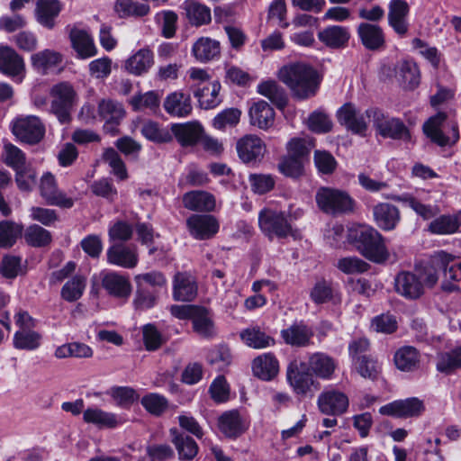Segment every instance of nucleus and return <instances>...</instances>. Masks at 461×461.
I'll return each instance as SVG.
<instances>
[{
    "label": "nucleus",
    "mask_w": 461,
    "mask_h": 461,
    "mask_svg": "<svg viewBox=\"0 0 461 461\" xmlns=\"http://www.w3.org/2000/svg\"><path fill=\"white\" fill-rule=\"evenodd\" d=\"M142 135L156 143H167L173 139L171 132L166 128H161L157 122H147L141 127Z\"/></svg>",
    "instance_id": "nucleus-54"
},
{
    "label": "nucleus",
    "mask_w": 461,
    "mask_h": 461,
    "mask_svg": "<svg viewBox=\"0 0 461 461\" xmlns=\"http://www.w3.org/2000/svg\"><path fill=\"white\" fill-rule=\"evenodd\" d=\"M338 121L355 134L365 136L368 129L365 114L352 104L341 106L337 113Z\"/></svg>",
    "instance_id": "nucleus-17"
},
{
    "label": "nucleus",
    "mask_w": 461,
    "mask_h": 461,
    "mask_svg": "<svg viewBox=\"0 0 461 461\" xmlns=\"http://www.w3.org/2000/svg\"><path fill=\"white\" fill-rule=\"evenodd\" d=\"M278 77L300 99H306L314 95L320 85L317 71L303 62L284 66L279 70Z\"/></svg>",
    "instance_id": "nucleus-1"
},
{
    "label": "nucleus",
    "mask_w": 461,
    "mask_h": 461,
    "mask_svg": "<svg viewBox=\"0 0 461 461\" xmlns=\"http://www.w3.org/2000/svg\"><path fill=\"white\" fill-rule=\"evenodd\" d=\"M182 201L185 208L194 212H211L216 206L214 195L202 190L185 193Z\"/></svg>",
    "instance_id": "nucleus-29"
},
{
    "label": "nucleus",
    "mask_w": 461,
    "mask_h": 461,
    "mask_svg": "<svg viewBox=\"0 0 461 461\" xmlns=\"http://www.w3.org/2000/svg\"><path fill=\"white\" fill-rule=\"evenodd\" d=\"M286 376L290 385L297 394L306 395L315 384L312 375L301 371L296 361L288 366Z\"/></svg>",
    "instance_id": "nucleus-33"
},
{
    "label": "nucleus",
    "mask_w": 461,
    "mask_h": 461,
    "mask_svg": "<svg viewBox=\"0 0 461 461\" xmlns=\"http://www.w3.org/2000/svg\"><path fill=\"white\" fill-rule=\"evenodd\" d=\"M173 442L181 460H191L197 455L198 446L190 437L177 435L174 438Z\"/></svg>",
    "instance_id": "nucleus-60"
},
{
    "label": "nucleus",
    "mask_w": 461,
    "mask_h": 461,
    "mask_svg": "<svg viewBox=\"0 0 461 461\" xmlns=\"http://www.w3.org/2000/svg\"><path fill=\"white\" fill-rule=\"evenodd\" d=\"M192 53L198 61L206 62L219 55L220 44L217 41L202 37L194 43Z\"/></svg>",
    "instance_id": "nucleus-42"
},
{
    "label": "nucleus",
    "mask_w": 461,
    "mask_h": 461,
    "mask_svg": "<svg viewBox=\"0 0 461 461\" xmlns=\"http://www.w3.org/2000/svg\"><path fill=\"white\" fill-rule=\"evenodd\" d=\"M258 225L261 231L270 240L282 239L292 234V226L283 212L269 208L261 210L258 213Z\"/></svg>",
    "instance_id": "nucleus-7"
},
{
    "label": "nucleus",
    "mask_w": 461,
    "mask_h": 461,
    "mask_svg": "<svg viewBox=\"0 0 461 461\" xmlns=\"http://www.w3.org/2000/svg\"><path fill=\"white\" fill-rule=\"evenodd\" d=\"M39 189L41 196L48 204L62 208H71L74 205V200L59 189L55 176L50 172L41 176Z\"/></svg>",
    "instance_id": "nucleus-9"
},
{
    "label": "nucleus",
    "mask_w": 461,
    "mask_h": 461,
    "mask_svg": "<svg viewBox=\"0 0 461 461\" xmlns=\"http://www.w3.org/2000/svg\"><path fill=\"white\" fill-rule=\"evenodd\" d=\"M336 267L346 275H359L368 270L369 264L356 256H351L339 258Z\"/></svg>",
    "instance_id": "nucleus-52"
},
{
    "label": "nucleus",
    "mask_w": 461,
    "mask_h": 461,
    "mask_svg": "<svg viewBox=\"0 0 461 461\" xmlns=\"http://www.w3.org/2000/svg\"><path fill=\"white\" fill-rule=\"evenodd\" d=\"M220 431L228 438H237L248 429L246 420L236 410L223 412L218 418Z\"/></svg>",
    "instance_id": "nucleus-27"
},
{
    "label": "nucleus",
    "mask_w": 461,
    "mask_h": 461,
    "mask_svg": "<svg viewBox=\"0 0 461 461\" xmlns=\"http://www.w3.org/2000/svg\"><path fill=\"white\" fill-rule=\"evenodd\" d=\"M365 114L372 122L377 135L383 138L403 140L411 138L409 130L399 118L390 116L377 107L368 108Z\"/></svg>",
    "instance_id": "nucleus-3"
},
{
    "label": "nucleus",
    "mask_w": 461,
    "mask_h": 461,
    "mask_svg": "<svg viewBox=\"0 0 461 461\" xmlns=\"http://www.w3.org/2000/svg\"><path fill=\"white\" fill-rule=\"evenodd\" d=\"M461 368V357L453 348L447 352H442L438 355L437 370L447 375Z\"/></svg>",
    "instance_id": "nucleus-59"
},
{
    "label": "nucleus",
    "mask_w": 461,
    "mask_h": 461,
    "mask_svg": "<svg viewBox=\"0 0 461 461\" xmlns=\"http://www.w3.org/2000/svg\"><path fill=\"white\" fill-rule=\"evenodd\" d=\"M356 371L365 379L375 380L380 374V366L373 358L366 356L357 357L353 363Z\"/></svg>",
    "instance_id": "nucleus-58"
},
{
    "label": "nucleus",
    "mask_w": 461,
    "mask_h": 461,
    "mask_svg": "<svg viewBox=\"0 0 461 461\" xmlns=\"http://www.w3.org/2000/svg\"><path fill=\"white\" fill-rule=\"evenodd\" d=\"M83 420L86 423L93 424L99 429H113L122 423L119 415L105 411L98 407H89L85 410Z\"/></svg>",
    "instance_id": "nucleus-30"
},
{
    "label": "nucleus",
    "mask_w": 461,
    "mask_h": 461,
    "mask_svg": "<svg viewBox=\"0 0 461 461\" xmlns=\"http://www.w3.org/2000/svg\"><path fill=\"white\" fill-rule=\"evenodd\" d=\"M203 131L202 125L197 122L174 123L171 125V134L175 136L182 147L195 145L201 140Z\"/></svg>",
    "instance_id": "nucleus-28"
},
{
    "label": "nucleus",
    "mask_w": 461,
    "mask_h": 461,
    "mask_svg": "<svg viewBox=\"0 0 461 461\" xmlns=\"http://www.w3.org/2000/svg\"><path fill=\"white\" fill-rule=\"evenodd\" d=\"M63 55L54 50L45 49L31 56L32 68L39 74L48 75L55 71L62 63Z\"/></svg>",
    "instance_id": "nucleus-23"
},
{
    "label": "nucleus",
    "mask_w": 461,
    "mask_h": 461,
    "mask_svg": "<svg viewBox=\"0 0 461 461\" xmlns=\"http://www.w3.org/2000/svg\"><path fill=\"white\" fill-rule=\"evenodd\" d=\"M42 336L32 330H17L14 335L13 345L21 350H36L41 345Z\"/></svg>",
    "instance_id": "nucleus-47"
},
{
    "label": "nucleus",
    "mask_w": 461,
    "mask_h": 461,
    "mask_svg": "<svg viewBox=\"0 0 461 461\" xmlns=\"http://www.w3.org/2000/svg\"><path fill=\"white\" fill-rule=\"evenodd\" d=\"M192 323L194 332L200 337L210 339L216 336L214 323L205 309L199 308Z\"/></svg>",
    "instance_id": "nucleus-48"
},
{
    "label": "nucleus",
    "mask_w": 461,
    "mask_h": 461,
    "mask_svg": "<svg viewBox=\"0 0 461 461\" xmlns=\"http://www.w3.org/2000/svg\"><path fill=\"white\" fill-rule=\"evenodd\" d=\"M186 228L193 238L203 240L212 238L219 231L220 223L211 214H192L186 219Z\"/></svg>",
    "instance_id": "nucleus-11"
},
{
    "label": "nucleus",
    "mask_w": 461,
    "mask_h": 461,
    "mask_svg": "<svg viewBox=\"0 0 461 461\" xmlns=\"http://www.w3.org/2000/svg\"><path fill=\"white\" fill-rule=\"evenodd\" d=\"M236 148L240 158L245 163L261 160L267 150L263 140L253 134L240 139Z\"/></svg>",
    "instance_id": "nucleus-18"
},
{
    "label": "nucleus",
    "mask_w": 461,
    "mask_h": 461,
    "mask_svg": "<svg viewBox=\"0 0 461 461\" xmlns=\"http://www.w3.org/2000/svg\"><path fill=\"white\" fill-rule=\"evenodd\" d=\"M428 230L436 235H450L458 231L454 215L443 214L429 224Z\"/></svg>",
    "instance_id": "nucleus-50"
},
{
    "label": "nucleus",
    "mask_w": 461,
    "mask_h": 461,
    "mask_svg": "<svg viewBox=\"0 0 461 461\" xmlns=\"http://www.w3.org/2000/svg\"><path fill=\"white\" fill-rule=\"evenodd\" d=\"M221 87L220 82L216 80L207 82L202 87L197 86L194 92V95L197 98L199 105L203 109H212L218 106L221 102L220 97Z\"/></svg>",
    "instance_id": "nucleus-38"
},
{
    "label": "nucleus",
    "mask_w": 461,
    "mask_h": 461,
    "mask_svg": "<svg viewBox=\"0 0 461 461\" xmlns=\"http://www.w3.org/2000/svg\"><path fill=\"white\" fill-rule=\"evenodd\" d=\"M308 366L312 375L322 380H330L337 369L338 363L330 356L322 352H316L310 355Z\"/></svg>",
    "instance_id": "nucleus-26"
},
{
    "label": "nucleus",
    "mask_w": 461,
    "mask_h": 461,
    "mask_svg": "<svg viewBox=\"0 0 461 461\" xmlns=\"http://www.w3.org/2000/svg\"><path fill=\"white\" fill-rule=\"evenodd\" d=\"M318 38L327 47L339 49L347 45L350 33L347 27L330 25L319 32Z\"/></svg>",
    "instance_id": "nucleus-39"
},
{
    "label": "nucleus",
    "mask_w": 461,
    "mask_h": 461,
    "mask_svg": "<svg viewBox=\"0 0 461 461\" xmlns=\"http://www.w3.org/2000/svg\"><path fill=\"white\" fill-rule=\"evenodd\" d=\"M108 394L116 402L120 407H129L138 400L136 391L128 386H114L108 391Z\"/></svg>",
    "instance_id": "nucleus-63"
},
{
    "label": "nucleus",
    "mask_w": 461,
    "mask_h": 461,
    "mask_svg": "<svg viewBox=\"0 0 461 461\" xmlns=\"http://www.w3.org/2000/svg\"><path fill=\"white\" fill-rule=\"evenodd\" d=\"M69 39L77 59H88L97 55L98 49L95 40L87 31L74 28L70 31Z\"/></svg>",
    "instance_id": "nucleus-20"
},
{
    "label": "nucleus",
    "mask_w": 461,
    "mask_h": 461,
    "mask_svg": "<svg viewBox=\"0 0 461 461\" xmlns=\"http://www.w3.org/2000/svg\"><path fill=\"white\" fill-rule=\"evenodd\" d=\"M425 410L424 403L417 397L396 400L383 405L379 409L382 415L395 418H412L420 416Z\"/></svg>",
    "instance_id": "nucleus-10"
},
{
    "label": "nucleus",
    "mask_w": 461,
    "mask_h": 461,
    "mask_svg": "<svg viewBox=\"0 0 461 461\" xmlns=\"http://www.w3.org/2000/svg\"><path fill=\"white\" fill-rule=\"evenodd\" d=\"M447 116L444 113H438L435 116L429 118L423 125V131L433 142L439 146H447L456 143L459 139L458 127L453 124L451 127V135L445 136L441 131V125L445 122Z\"/></svg>",
    "instance_id": "nucleus-12"
},
{
    "label": "nucleus",
    "mask_w": 461,
    "mask_h": 461,
    "mask_svg": "<svg viewBox=\"0 0 461 461\" xmlns=\"http://www.w3.org/2000/svg\"><path fill=\"white\" fill-rule=\"evenodd\" d=\"M61 11L59 0H38L35 8L37 22L48 29L55 26V19Z\"/></svg>",
    "instance_id": "nucleus-35"
},
{
    "label": "nucleus",
    "mask_w": 461,
    "mask_h": 461,
    "mask_svg": "<svg viewBox=\"0 0 461 461\" xmlns=\"http://www.w3.org/2000/svg\"><path fill=\"white\" fill-rule=\"evenodd\" d=\"M312 146V141L308 138H294L286 145L287 155L306 161Z\"/></svg>",
    "instance_id": "nucleus-64"
},
{
    "label": "nucleus",
    "mask_w": 461,
    "mask_h": 461,
    "mask_svg": "<svg viewBox=\"0 0 461 461\" xmlns=\"http://www.w3.org/2000/svg\"><path fill=\"white\" fill-rule=\"evenodd\" d=\"M348 240L368 260L381 264L389 259L383 236L374 228L358 226L348 230Z\"/></svg>",
    "instance_id": "nucleus-2"
},
{
    "label": "nucleus",
    "mask_w": 461,
    "mask_h": 461,
    "mask_svg": "<svg viewBox=\"0 0 461 461\" xmlns=\"http://www.w3.org/2000/svg\"><path fill=\"white\" fill-rule=\"evenodd\" d=\"M393 360L398 369L410 372L418 367L420 354L415 348L404 346L395 352Z\"/></svg>",
    "instance_id": "nucleus-45"
},
{
    "label": "nucleus",
    "mask_w": 461,
    "mask_h": 461,
    "mask_svg": "<svg viewBox=\"0 0 461 461\" xmlns=\"http://www.w3.org/2000/svg\"><path fill=\"white\" fill-rule=\"evenodd\" d=\"M455 259V255L445 250H437L429 255L427 261L416 266L417 276L423 284V289L433 288L439 280L440 267H447Z\"/></svg>",
    "instance_id": "nucleus-6"
},
{
    "label": "nucleus",
    "mask_w": 461,
    "mask_h": 461,
    "mask_svg": "<svg viewBox=\"0 0 461 461\" xmlns=\"http://www.w3.org/2000/svg\"><path fill=\"white\" fill-rule=\"evenodd\" d=\"M387 199H392L394 201L402 202L407 204L410 208H411L418 215H420L424 220H429L438 212V208L437 206H431L428 204L422 203L417 197H414L411 194H402V195H387L385 196Z\"/></svg>",
    "instance_id": "nucleus-44"
},
{
    "label": "nucleus",
    "mask_w": 461,
    "mask_h": 461,
    "mask_svg": "<svg viewBox=\"0 0 461 461\" xmlns=\"http://www.w3.org/2000/svg\"><path fill=\"white\" fill-rule=\"evenodd\" d=\"M409 14L410 6L405 0H390L388 3V24L402 38L409 32Z\"/></svg>",
    "instance_id": "nucleus-14"
},
{
    "label": "nucleus",
    "mask_w": 461,
    "mask_h": 461,
    "mask_svg": "<svg viewBox=\"0 0 461 461\" xmlns=\"http://www.w3.org/2000/svg\"><path fill=\"white\" fill-rule=\"evenodd\" d=\"M114 8L121 17H140L148 14L149 12V5L136 3L133 0H116Z\"/></svg>",
    "instance_id": "nucleus-56"
},
{
    "label": "nucleus",
    "mask_w": 461,
    "mask_h": 461,
    "mask_svg": "<svg viewBox=\"0 0 461 461\" xmlns=\"http://www.w3.org/2000/svg\"><path fill=\"white\" fill-rule=\"evenodd\" d=\"M399 81L405 88L413 89L420 84V70L412 60H402L397 66Z\"/></svg>",
    "instance_id": "nucleus-43"
},
{
    "label": "nucleus",
    "mask_w": 461,
    "mask_h": 461,
    "mask_svg": "<svg viewBox=\"0 0 461 461\" xmlns=\"http://www.w3.org/2000/svg\"><path fill=\"white\" fill-rule=\"evenodd\" d=\"M348 404V396L335 389L322 392L317 400L320 411L326 415H341L347 411Z\"/></svg>",
    "instance_id": "nucleus-15"
},
{
    "label": "nucleus",
    "mask_w": 461,
    "mask_h": 461,
    "mask_svg": "<svg viewBox=\"0 0 461 461\" xmlns=\"http://www.w3.org/2000/svg\"><path fill=\"white\" fill-rule=\"evenodd\" d=\"M140 403L149 413L154 416H160L168 407L167 398L157 393H149L144 395Z\"/></svg>",
    "instance_id": "nucleus-55"
},
{
    "label": "nucleus",
    "mask_w": 461,
    "mask_h": 461,
    "mask_svg": "<svg viewBox=\"0 0 461 461\" xmlns=\"http://www.w3.org/2000/svg\"><path fill=\"white\" fill-rule=\"evenodd\" d=\"M23 59L12 48L0 47V71L11 77H15L24 72Z\"/></svg>",
    "instance_id": "nucleus-32"
},
{
    "label": "nucleus",
    "mask_w": 461,
    "mask_h": 461,
    "mask_svg": "<svg viewBox=\"0 0 461 461\" xmlns=\"http://www.w3.org/2000/svg\"><path fill=\"white\" fill-rule=\"evenodd\" d=\"M254 375L264 380H272L279 371V364L271 353H265L256 357L252 362Z\"/></svg>",
    "instance_id": "nucleus-36"
},
{
    "label": "nucleus",
    "mask_w": 461,
    "mask_h": 461,
    "mask_svg": "<svg viewBox=\"0 0 461 461\" xmlns=\"http://www.w3.org/2000/svg\"><path fill=\"white\" fill-rule=\"evenodd\" d=\"M286 345L295 348H306L312 344L314 331L304 321H295L280 332Z\"/></svg>",
    "instance_id": "nucleus-16"
},
{
    "label": "nucleus",
    "mask_w": 461,
    "mask_h": 461,
    "mask_svg": "<svg viewBox=\"0 0 461 461\" xmlns=\"http://www.w3.org/2000/svg\"><path fill=\"white\" fill-rule=\"evenodd\" d=\"M50 111L59 122L70 121L73 107L77 103V95L74 87L68 82H61L52 86L50 90Z\"/></svg>",
    "instance_id": "nucleus-5"
},
{
    "label": "nucleus",
    "mask_w": 461,
    "mask_h": 461,
    "mask_svg": "<svg viewBox=\"0 0 461 461\" xmlns=\"http://www.w3.org/2000/svg\"><path fill=\"white\" fill-rule=\"evenodd\" d=\"M2 160L8 167L18 170L25 166V155L16 146L10 142H5L2 152Z\"/></svg>",
    "instance_id": "nucleus-53"
},
{
    "label": "nucleus",
    "mask_w": 461,
    "mask_h": 461,
    "mask_svg": "<svg viewBox=\"0 0 461 461\" xmlns=\"http://www.w3.org/2000/svg\"><path fill=\"white\" fill-rule=\"evenodd\" d=\"M107 263L122 268H134L139 263V253L135 245L113 244L106 251Z\"/></svg>",
    "instance_id": "nucleus-13"
},
{
    "label": "nucleus",
    "mask_w": 461,
    "mask_h": 461,
    "mask_svg": "<svg viewBox=\"0 0 461 461\" xmlns=\"http://www.w3.org/2000/svg\"><path fill=\"white\" fill-rule=\"evenodd\" d=\"M315 201L321 211L330 215L350 212L354 207V200L347 192L331 187L319 188Z\"/></svg>",
    "instance_id": "nucleus-4"
},
{
    "label": "nucleus",
    "mask_w": 461,
    "mask_h": 461,
    "mask_svg": "<svg viewBox=\"0 0 461 461\" xmlns=\"http://www.w3.org/2000/svg\"><path fill=\"white\" fill-rule=\"evenodd\" d=\"M183 8L190 23L200 26L211 22L210 9L198 0H185Z\"/></svg>",
    "instance_id": "nucleus-41"
},
{
    "label": "nucleus",
    "mask_w": 461,
    "mask_h": 461,
    "mask_svg": "<svg viewBox=\"0 0 461 461\" xmlns=\"http://www.w3.org/2000/svg\"><path fill=\"white\" fill-rule=\"evenodd\" d=\"M86 288V278L76 276L68 280L61 289V297L67 302L77 301Z\"/></svg>",
    "instance_id": "nucleus-57"
},
{
    "label": "nucleus",
    "mask_w": 461,
    "mask_h": 461,
    "mask_svg": "<svg viewBox=\"0 0 461 461\" xmlns=\"http://www.w3.org/2000/svg\"><path fill=\"white\" fill-rule=\"evenodd\" d=\"M242 341L253 348H265L275 344V339L258 327L248 328L240 332Z\"/></svg>",
    "instance_id": "nucleus-46"
},
{
    "label": "nucleus",
    "mask_w": 461,
    "mask_h": 461,
    "mask_svg": "<svg viewBox=\"0 0 461 461\" xmlns=\"http://www.w3.org/2000/svg\"><path fill=\"white\" fill-rule=\"evenodd\" d=\"M12 132L21 141L36 144L45 135V126L39 117L28 115L15 119L12 125Z\"/></svg>",
    "instance_id": "nucleus-8"
},
{
    "label": "nucleus",
    "mask_w": 461,
    "mask_h": 461,
    "mask_svg": "<svg viewBox=\"0 0 461 461\" xmlns=\"http://www.w3.org/2000/svg\"><path fill=\"white\" fill-rule=\"evenodd\" d=\"M357 32L361 43L367 50H376L384 46V34L379 25L361 23L357 26Z\"/></svg>",
    "instance_id": "nucleus-31"
},
{
    "label": "nucleus",
    "mask_w": 461,
    "mask_h": 461,
    "mask_svg": "<svg viewBox=\"0 0 461 461\" xmlns=\"http://www.w3.org/2000/svg\"><path fill=\"white\" fill-rule=\"evenodd\" d=\"M250 123L262 130H267L274 124L275 111L266 101H258L249 108Z\"/></svg>",
    "instance_id": "nucleus-37"
},
{
    "label": "nucleus",
    "mask_w": 461,
    "mask_h": 461,
    "mask_svg": "<svg viewBox=\"0 0 461 461\" xmlns=\"http://www.w3.org/2000/svg\"><path fill=\"white\" fill-rule=\"evenodd\" d=\"M443 271L444 278L441 283V289L447 293L459 291L458 284L461 283V262L454 263L452 261L447 267H440Z\"/></svg>",
    "instance_id": "nucleus-49"
},
{
    "label": "nucleus",
    "mask_w": 461,
    "mask_h": 461,
    "mask_svg": "<svg viewBox=\"0 0 461 461\" xmlns=\"http://www.w3.org/2000/svg\"><path fill=\"white\" fill-rule=\"evenodd\" d=\"M161 95L158 91H148L145 94L131 97L130 104L134 111L149 109L156 111L159 107Z\"/></svg>",
    "instance_id": "nucleus-51"
},
{
    "label": "nucleus",
    "mask_w": 461,
    "mask_h": 461,
    "mask_svg": "<svg viewBox=\"0 0 461 461\" xmlns=\"http://www.w3.org/2000/svg\"><path fill=\"white\" fill-rule=\"evenodd\" d=\"M373 216L376 225L385 230H393L401 221L399 209L388 203H379L373 208Z\"/></svg>",
    "instance_id": "nucleus-24"
},
{
    "label": "nucleus",
    "mask_w": 461,
    "mask_h": 461,
    "mask_svg": "<svg viewBox=\"0 0 461 461\" xmlns=\"http://www.w3.org/2000/svg\"><path fill=\"white\" fill-rule=\"evenodd\" d=\"M98 113L105 122L104 128L109 131H113L114 126L118 125L125 115L122 104L113 100L101 101Z\"/></svg>",
    "instance_id": "nucleus-34"
},
{
    "label": "nucleus",
    "mask_w": 461,
    "mask_h": 461,
    "mask_svg": "<svg viewBox=\"0 0 461 461\" xmlns=\"http://www.w3.org/2000/svg\"><path fill=\"white\" fill-rule=\"evenodd\" d=\"M23 227L10 221L0 222V247H12L22 235Z\"/></svg>",
    "instance_id": "nucleus-61"
},
{
    "label": "nucleus",
    "mask_w": 461,
    "mask_h": 461,
    "mask_svg": "<svg viewBox=\"0 0 461 461\" xmlns=\"http://www.w3.org/2000/svg\"><path fill=\"white\" fill-rule=\"evenodd\" d=\"M197 294L194 277L187 273H177L174 279V298L177 301H192Z\"/></svg>",
    "instance_id": "nucleus-40"
},
{
    "label": "nucleus",
    "mask_w": 461,
    "mask_h": 461,
    "mask_svg": "<svg viewBox=\"0 0 461 461\" xmlns=\"http://www.w3.org/2000/svg\"><path fill=\"white\" fill-rule=\"evenodd\" d=\"M102 285L110 295L120 299L129 298L131 293V285L129 278L114 271L104 275Z\"/></svg>",
    "instance_id": "nucleus-25"
},
{
    "label": "nucleus",
    "mask_w": 461,
    "mask_h": 461,
    "mask_svg": "<svg viewBox=\"0 0 461 461\" xmlns=\"http://www.w3.org/2000/svg\"><path fill=\"white\" fill-rule=\"evenodd\" d=\"M394 289L406 299H418L424 294L421 280L411 271H401L396 275Z\"/></svg>",
    "instance_id": "nucleus-19"
},
{
    "label": "nucleus",
    "mask_w": 461,
    "mask_h": 461,
    "mask_svg": "<svg viewBox=\"0 0 461 461\" xmlns=\"http://www.w3.org/2000/svg\"><path fill=\"white\" fill-rule=\"evenodd\" d=\"M164 110L176 118L188 117L193 111L191 96L182 91L168 94L163 102Z\"/></svg>",
    "instance_id": "nucleus-21"
},
{
    "label": "nucleus",
    "mask_w": 461,
    "mask_h": 461,
    "mask_svg": "<svg viewBox=\"0 0 461 461\" xmlns=\"http://www.w3.org/2000/svg\"><path fill=\"white\" fill-rule=\"evenodd\" d=\"M105 163L112 168V172L120 180H125L128 177L126 166L120 155L113 148L106 149L103 154Z\"/></svg>",
    "instance_id": "nucleus-62"
},
{
    "label": "nucleus",
    "mask_w": 461,
    "mask_h": 461,
    "mask_svg": "<svg viewBox=\"0 0 461 461\" xmlns=\"http://www.w3.org/2000/svg\"><path fill=\"white\" fill-rule=\"evenodd\" d=\"M154 65V53L148 48H141L123 62L122 68L128 73L140 77L149 72Z\"/></svg>",
    "instance_id": "nucleus-22"
}]
</instances>
